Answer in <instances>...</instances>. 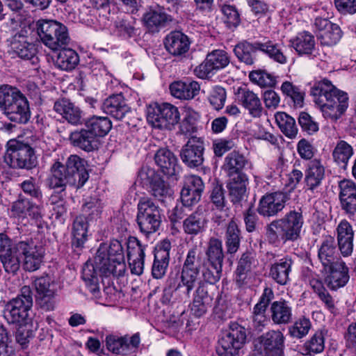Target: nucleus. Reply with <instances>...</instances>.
I'll return each instance as SVG.
<instances>
[{
	"mask_svg": "<svg viewBox=\"0 0 356 356\" xmlns=\"http://www.w3.org/2000/svg\"><path fill=\"white\" fill-rule=\"evenodd\" d=\"M171 94L181 99H191L199 94L200 86L195 81H175L170 86Z\"/></svg>",
	"mask_w": 356,
	"mask_h": 356,
	"instance_id": "nucleus-36",
	"label": "nucleus"
},
{
	"mask_svg": "<svg viewBox=\"0 0 356 356\" xmlns=\"http://www.w3.org/2000/svg\"><path fill=\"white\" fill-rule=\"evenodd\" d=\"M12 51L22 59L29 60L36 55L35 45L29 42L27 31L22 29L15 34L10 42Z\"/></svg>",
	"mask_w": 356,
	"mask_h": 356,
	"instance_id": "nucleus-24",
	"label": "nucleus"
},
{
	"mask_svg": "<svg viewBox=\"0 0 356 356\" xmlns=\"http://www.w3.org/2000/svg\"><path fill=\"white\" fill-rule=\"evenodd\" d=\"M250 80L262 88H273L276 84V76L265 70L252 71L249 74Z\"/></svg>",
	"mask_w": 356,
	"mask_h": 356,
	"instance_id": "nucleus-55",
	"label": "nucleus"
},
{
	"mask_svg": "<svg viewBox=\"0 0 356 356\" xmlns=\"http://www.w3.org/2000/svg\"><path fill=\"white\" fill-rule=\"evenodd\" d=\"M325 348V332L323 330L316 332L311 339L300 348V352L305 355L316 354L323 352Z\"/></svg>",
	"mask_w": 356,
	"mask_h": 356,
	"instance_id": "nucleus-52",
	"label": "nucleus"
},
{
	"mask_svg": "<svg viewBox=\"0 0 356 356\" xmlns=\"http://www.w3.org/2000/svg\"><path fill=\"white\" fill-rule=\"evenodd\" d=\"M257 51H259V41L254 42L243 41L237 44L234 49L237 58L247 65H254L257 60Z\"/></svg>",
	"mask_w": 356,
	"mask_h": 356,
	"instance_id": "nucleus-41",
	"label": "nucleus"
},
{
	"mask_svg": "<svg viewBox=\"0 0 356 356\" xmlns=\"http://www.w3.org/2000/svg\"><path fill=\"white\" fill-rule=\"evenodd\" d=\"M311 95L323 117L331 122H337L344 115L349 106L348 95L326 79L314 84Z\"/></svg>",
	"mask_w": 356,
	"mask_h": 356,
	"instance_id": "nucleus-2",
	"label": "nucleus"
},
{
	"mask_svg": "<svg viewBox=\"0 0 356 356\" xmlns=\"http://www.w3.org/2000/svg\"><path fill=\"white\" fill-rule=\"evenodd\" d=\"M303 223L302 213L291 211L283 218L274 220L266 226V238L270 243L275 245L280 241H294L300 237Z\"/></svg>",
	"mask_w": 356,
	"mask_h": 356,
	"instance_id": "nucleus-5",
	"label": "nucleus"
},
{
	"mask_svg": "<svg viewBox=\"0 0 356 356\" xmlns=\"http://www.w3.org/2000/svg\"><path fill=\"white\" fill-rule=\"evenodd\" d=\"M248 163L244 155L236 151L229 153L225 158L222 169L227 177L247 176L243 169Z\"/></svg>",
	"mask_w": 356,
	"mask_h": 356,
	"instance_id": "nucleus-31",
	"label": "nucleus"
},
{
	"mask_svg": "<svg viewBox=\"0 0 356 356\" xmlns=\"http://www.w3.org/2000/svg\"><path fill=\"white\" fill-rule=\"evenodd\" d=\"M126 245L128 259L145 257L146 246L143 245L137 238L129 236L126 241Z\"/></svg>",
	"mask_w": 356,
	"mask_h": 356,
	"instance_id": "nucleus-60",
	"label": "nucleus"
},
{
	"mask_svg": "<svg viewBox=\"0 0 356 356\" xmlns=\"http://www.w3.org/2000/svg\"><path fill=\"white\" fill-rule=\"evenodd\" d=\"M337 238L339 250L343 257H348L353 251L354 230L346 220H341L337 227Z\"/></svg>",
	"mask_w": 356,
	"mask_h": 356,
	"instance_id": "nucleus-27",
	"label": "nucleus"
},
{
	"mask_svg": "<svg viewBox=\"0 0 356 356\" xmlns=\"http://www.w3.org/2000/svg\"><path fill=\"white\" fill-rule=\"evenodd\" d=\"M34 286L37 292V302L40 308L44 311L54 310L58 284L50 276L46 275L35 280Z\"/></svg>",
	"mask_w": 356,
	"mask_h": 356,
	"instance_id": "nucleus-13",
	"label": "nucleus"
},
{
	"mask_svg": "<svg viewBox=\"0 0 356 356\" xmlns=\"http://www.w3.org/2000/svg\"><path fill=\"white\" fill-rule=\"evenodd\" d=\"M291 43L299 55H310L315 48L314 37L308 31L299 33Z\"/></svg>",
	"mask_w": 356,
	"mask_h": 356,
	"instance_id": "nucleus-48",
	"label": "nucleus"
},
{
	"mask_svg": "<svg viewBox=\"0 0 356 356\" xmlns=\"http://www.w3.org/2000/svg\"><path fill=\"white\" fill-rule=\"evenodd\" d=\"M79 62L77 53L70 48H61L56 56L55 64L62 70L70 71L75 68Z\"/></svg>",
	"mask_w": 356,
	"mask_h": 356,
	"instance_id": "nucleus-49",
	"label": "nucleus"
},
{
	"mask_svg": "<svg viewBox=\"0 0 356 356\" xmlns=\"http://www.w3.org/2000/svg\"><path fill=\"white\" fill-rule=\"evenodd\" d=\"M270 316L274 323L286 325L291 322L293 310L291 303L281 300L273 302L270 305Z\"/></svg>",
	"mask_w": 356,
	"mask_h": 356,
	"instance_id": "nucleus-39",
	"label": "nucleus"
},
{
	"mask_svg": "<svg viewBox=\"0 0 356 356\" xmlns=\"http://www.w3.org/2000/svg\"><path fill=\"white\" fill-rule=\"evenodd\" d=\"M0 109L8 120L18 124H26L31 118L27 98L12 86L0 87Z\"/></svg>",
	"mask_w": 356,
	"mask_h": 356,
	"instance_id": "nucleus-6",
	"label": "nucleus"
},
{
	"mask_svg": "<svg viewBox=\"0 0 356 356\" xmlns=\"http://www.w3.org/2000/svg\"><path fill=\"white\" fill-rule=\"evenodd\" d=\"M353 154V147L343 140H339L332 152L333 161L343 170L347 168L348 162Z\"/></svg>",
	"mask_w": 356,
	"mask_h": 356,
	"instance_id": "nucleus-42",
	"label": "nucleus"
},
{
	"mask_svg": "<svg viewBox=\"0 0 356 356\" xmlns=\"http://www.w3.org/2000/svg\"><path fill=\"white\" fill-rule=\"evenodd\" d=\"M325 177V168L320 159L311 160L307 165L305 172V183L307 190L314 192L322 184Z\"/></svg>",
	"mask_w": 356,
	"mask_h": 356,
	"instance_id": "nucleus-25",
	"label": "nucleus"
},
{
	"mask_svg": "<svg viewBox=\"0 0 356 356\" xmlns=\"http://www.w3.org/2000/svg\"><path fill=\"white\" fill-rule=\"evenodd\" d=\"M166 50L174 56H181L189 49L190 42L187 35L180 31L169 33L164 42Z\"/></svg>",
	"mask_w": 356,
	"mask_h": 356,
	"instance_id": "nucleus-32",
	"label": "nucleus"
},
{
	"mask_svg": "<svg viewBox=\"0 0 356 356\" xmlns=\"http://www.w3.org/2000/svg\"><path fill=\"white\" fill-rule=\"evenodd\" d=\"M275 122L282 133L290 138H294L298 132L295 120L284 112L275 115Z\"/></svg>",
	"mask_w": 356,
	"mask_h": 356,
	"instance_id": "nucleus-53",
	"label": "nucleus"
},
{
	"mask_svg": "<svg viewBox=\"0 0 356 356\" xmlns=\"http://www.w3.org/2000/svg\"><path fill=\"white\" fill-rule=\"evenodd\" d=\"M287 200V195L281 191L266 193L259 200L257 212L264 217L275 216L282 211Z\"/></svg>",
	"mask_w": 356,
	"mask_h": 356,
	"instance_id": "nucleus-19",
	"label": "nucleus"
},
{
	"mask_svg": "<svg viewBox=\"0 0 356 356\" xmlns=\"http://www.w3.org/2000/svg\"><path fill=\"white\" fill-rule=\"evenodd\" d=\"M10 213L12 216L22 220L29 217L38 220L42 218L40 207L22 195L13 202Z\"/></svg>",
	"mask_w": 356,
	"mask_h": 356,
	"instance_id": "nucleus-23",
	"label": "nucleus"
},
{
	"mask_svg": "<svg viewBox=\"0 0 356 356\" xmlns=\"http://www.w3.org/2000/svg\"><path fill=\"white\" fill-rule=\"evenodd\" d=\"M253 258L249 253L242 254L236 270V282H243L246 278V275L252 269Z\"/></svg>",
	"mask_w": 356,
	"mask_h": 356,
	"instance_id": "nucleus-62",
	"label": "nucleus"
},
{
	"mask_svg": "<svg viewBox=\"0 0 356 356\" xmlns=\"http://www.w3.org/2000/svg\"><path fill=\"white\" fill-rule=\"evenodd\" d=\"M85 127L98 140L99 138L106 136L109 132L112 124L107 117L94 115L86 121Z\"/></svg>",
	"mask_w": 356,
	"mask_h": 356,
	"instance_id": "nucleus-47",
	"label": "nucleus"
},
{
	"mask_svg": "<svg viewBox=\"0 0 356 356\" xmlns=\"http://www.w3.org/2000/svg\"><path fill=\"white\" fill-rule=\"evenodd\" d=\"M122 245L118 240H112L110 245H101L95 257V264H85L82 270V278L88 290L97 296L99 291L97 271L104 276L113 275L122 276L125 272Z\"/></svg>",
	"mask_w": 356,
	"mask_h": 356,
	"instance_id": "nucleus-1",
	"label": "nucleus"
},
{
	"mask_svg": "<svg viewBox=\"0 0 356 356\" xmlns=\"http://www.w3.org/2000/svg\"><path fill=\"white\" fill-rule=\"evenodd\" d=\"M280 90L284 95L293 101L296 106L302 107L303 106L305 92L298 86L286 81L282 83Z\"/></svg>",
	"mask_w": 356,
	"mask_h": 356,
	"instance_id": "nucleus-54",
	"label": "nucleus"
},
{
	"mask_svg": "<svg viewBox=\"0 0 356 356\" xmlns=\"http://www.w3.org/2000/svg\"><path fill=\"white\" fill-rule=\"evenodd\" d=\"M88 222L83 216H77L73 222L72 243L77 248L82 247L87 240Z\"/></svg>",
	"mask_w": 356,
	"mask_h": 356,
	"instance_id": "nucleus-51",
	"label": "nucleus"
},
{
	"mask_svg": "<svg viewBox=\"0 0 356 356\" xmlns=\"http://www.w3.org/2000/svg\"><path fill=\"white\" fill-rule=\"evenodd\" d=\"M207 227V220L202 214L193 212L183 221V230L185 234L197 236L202 233Z\"/></svg>",
	"mask_w": 356,
	"mask_h": 356,
	"instance_id": "nucleus-45",
	"label": "nucleus"
},
{
	"mask_svg": "<svg viewBox=\"0 0 356 356\" xmlns=\"http://www.w3.org/2000/svg\"><path fill=\"white\" fill-rule=\"evenodd\" d=\"M206 255L210 265L222 266L224 253L222 241L216 238H211L208 243Z\"/></svg>",
	"mask_w": 356,
	"mask_h": 356,
	"instance_id": "nucleus-50",
	"label": "nucleus"
},
{
	"mask_svg": "<svg viewBox=\"0 0 356 356\" xmlns=\"http://www.w3.org/2000/svg\"><path fill=\"white\" fill-rule=\"evenodd\" d=\"M197 113L188 110L179 126V132L186 136H191L197 131L195 121L198 118Z\"/></svg>",
	"mask_w": 356,
	"mask_h": 356,
	"instance_id": "nucleus-61",
	"label": "nucleus"
},
{
	"mask_svg": "<svg viewBox=\"0 0 356 356\" xmlns=\"http://www.w3.org/2000/svg\"><path fill=\"white\" fill-rule=\"evenodd\" d=\"M13 250L0 258L5 270L8 273L15 274L20 268L21 262L19 258V254L15 250V245Z\"/></svg>",
	"mask_w": 356,
	"mask_h": 356,
	"instance_id": "nucleus-57",
	"label": "nucleus"
},
{
	"mask_svg": "<svg viewBox=\"0 0 356 356\" xmlns=\"http://www.w3.org/2000/svg\"><path fill=\"white\" fill-rule=\"evenodd\" d=\"M204 190L202 179L196 175H189L185 178L181 191V200L184 206L191 207L197 203Z\"/></svg>",
	"mask_w": 356,
	"mask_h": 356,
	"instance_id": "nucleus-22",
	"label": "nucleus"
},
{
	"mask_svg": "<svg viewBox=\"0 0 356 356\" xmlns=\"http://www.w3.org/2000/svg\"><path fill=\"white\" fill-rule=\"evenodd\" d=\"M323 45L332 46L337 44L342 36V31L337 24L317 35Z\"/></svg>",
	"mask_w": 356,
	"mask_h": 356,
	"instance_id": "nucleus-56",
	"label": "nucleus"
},
{
	"mask_svg": "<svg viewBox=\"0 0 356 356\" xmlns=\"http://www.w3.org/2000/svg\"><path fill=\"white\" fill-rule=\"evenodd\" d=\"M259 51L264 54L270 59L280 64H286L288 61L287 56L284 54L282 44L268 39L259 41Z\"/></svg>",
	"mask_w": 356,
	"mask_h": 356,
	"instance_id": "nucleus-43",
	"label": "nucleus"
},
{
	"mask_svg": "<svg viewBox=\"0 0 356 356\" xmlns=\"http://www.w3.org/2000/svg\"><path fill=\"white\" fill-rule=\"evenodd\" d=\"M69 139L73 146L86 152L93 151L98 146V140L86 127L72 132Z\"/></svg>",
	"mask_w": 356,
	"mask_h": 356,
	"instance_id": "nucleus-35",
	"label": "nucleus"
},
{
	"mask_svg": "<svg viewBox=\"0 0 356 356\" xmlns=\"http://www.w3.org/2000/svg\"><path fill=\"white\" fill-rule=\"evenodd\" d=\"M318 259L323 269L327 270L328 267L335 265L342 261L339 258L334 238L331 236H325L318 247Z\"/></svg>",
	"mask_w": 356,
	"mask_h": 356,
	"instance_id": "nucleus-28",
	"label": "nucleus"
},
{
	"mask_svg": "<svg viewBox=\"0 0 356 356\" xmlns=\"http://www.w3.org/2000/svg\"><path fill=\"white\" fill-rule=\"evenodd\" d=\"M136 222L140 231L145 235L155 233L161 223L160 208L147 197H141L137 206Z\"/></svg>",
	"mask_w": 356,
	"mask_h": 356,
	"instance_id": "nucleus-8",
	"label": "nucleus"
},
{
	"mask_svg": "<svg viewBox=\"0 0 356 356\" xmlns=\"http://www.w3.org/2000/svg\"><path fill=\"white\" fill-rule=\"evenodd\" d=\"M241 239V230L237 223L234 220H231L226 227L225 233V241L228 254H232L238 251Z\"/></svg>",
	"mask_w": 356,
	"mask_h": 356,
	"instance_id": "nucleus-46",
	"label": "nucleus"
},
{
	"mask_svg": "<svg viewBox=\"0 0 356 356\" xmlns=\"http://www.w3.org/2000/svg\"><path fill=\"white\" fill-rule=\"evenodd\" d=\"M236 98L254 118H259L262 113L261 102L258 95L245 87L238 88L235 93Z\"/></svg>",
	"mask_w": 356,
	"mask_h": 356,
	"instance_id": "nucleus-29",
	"label": "nucleus"
},
{
	"mask_svg": "<svg viewBox=\"0 0 356 356\" xmlns=\"http://www.w3.org/2000/svg\"><path fill=\"white\" fill-rule=\"evenodd\" d=\"M229 63V58L223 50H214L209 54L205 60L194 70L195 74L200 79H207Z\"/></svg>",
	"mask_w": 356,
	"mask_h": 356,
	"instance_id": "nucleus-15",
	"label": "nucleus"
},
{
	"mask_svg": "<svg viewBox=\"0 0 356 356\" xmlns=\"http://www.w3.org/2000/svg\"><path fill=\"white\" fill-rule=\"evenodd\" d=\"M204 149L203 140L201 138L191 136L181 150V159L191 168L200 166L204 161Z\"/></svg>",
	"mask_w": 356,
	"mask_h": 356,
	"instance_id": "nucleus-20",
	"label": "nucleus"
},
{
	"mask_svg": "<svg viewBox=\"0 0 356 356\" xmlns=\"http://www.w3.org/2000/svg\"><path fill=\"white\" fill-rule=\"evenodd\" d=\"M221 11L225 17V23L227 27L234 29L240 24V14L234 6L224 4L221 7Z\"/></svg>",
	"mask_w": 356,
	"mask_h": 356,
	"instance_id": "nucleus-59",
	"label": "nucleus"
},
{
	"mask_svg": "<svg viewBox=\"0 0 356 356\" xmlns=\"http://www.w3.org/2000/svg\"><path fill=\"white\" fill-rule=\"evenodd\" d=\"M222 266H212L209 263H203L202 275L204 281L211 284H214L220 278Z\"/></svg>",
	"mask_w": 356,
	"mask_h": 356,
	"instance_id": "nucleus-63",
	"label": "nucleus"
},
{
	"mask_svg": "<svg viewBox=\"0 0 356 356\" xmlns=\"http://www.w3.org/2000/svg\"><path fill=\"white\" fill-rule=\"evenodd\" d=\"M51 175L47 180L48 186L53 189L65 190L67 185L76 188H81L89 178L86 168V161L76 154L70 155L65 164L55 162L51 168Z\"/></svg>",
	"mask_w": 356,
	"mask_h": 356,
	"instance_id": "nucleus-3",
	"label": "nucleus"
},
{
	"mask_svg": "<svg viewBox=\"0 0 356 356\" xmlns=\"http://www.w3.org/2000/svg\"><path fill=\"white\" fill-rule=\"evenodd\" d=\"M312 324L309 319L302 316L289 328V332L291 337L301 339L309 333Z\"/></svg>",
	"mask_w": 356,
	"mask_h": 356,
	"instance_id": "nucleus-58",
	"label": "nucleus"
},
{
	"mask_svg": "<svg viewBox=\"0 0 356 356\" xmlns=\"http://www.w3.org/2000/svg\"><path fill=\"white\" fill-rule=\"evenodd\" d=\"M139 179L152 195L158 200L164 202L172 197V189L154 169L143 167L139 172Z\"/></svg>",
	"mask_w": 356,
	"mask_h": 356,
	"instance_id": "nucleus-12",
	"label": "nucleus"
},
{
	"mask_svg": "<svg viewBox=\"0 0 356 356\" xmlns=\"http://www.w3.org/2000/svg\"><path fill=\"white\" fill-rule=\"evenodd\" d=\"M156 164L161 172L168 176L175 174L177 159L175 154L167 148H161L154 155Z\"/></svg>",
	"mask_w": 356,
	"mask_h": 356,
	"instance_id": "nucleus-40",
	"label": "nucleus"
},
{
	"mask_svg": "<svg viewBox=\"0 0 356 356\" xmlns=\"http://www.w3.org/2000/svg\"><path fill=\"white\" fill-rule=\"evenodd\" d=\"M54 109L73 125H78L82 123L81 111L69 99H60L57 100L54 103Z\"/></svg>",
	"mask_w": 356,
	"mask_h": 356,
	"instance_id": "nucleus-34",
	"label": "nucleus"
},
{
	"mask_svg": "<svg viewBox=\"0 0 356 356\" xmlns=\"http://www.w3.org/2000/svg\"><path fill=\"white\" fill-rule=\"evenodd\" d=\"M339 199L341 209L349 217L356 213V183L343 179L338 182Z\"/></svg>",
	"mask_w": 356,
	"mask_h": 356,
	"instance_id": "nucleus-21",
	"label": "nucleus"
},
{
	"mask_svg": "<svg viewBox=\"0 0 356 356\" xmlns=\"http://www.w3.org/2000/svg\"><path fill=\"white\" fill-rule=\"evenodd\" d=\"M211 200L218 210L215 213V222L220 224L229 216L228 209L225 207L224 189L221 185L215 186L211 193Z\"/></svg>",
	"mask_w": 356,
	"mask_h": 356,
	"instance_id": "nucleus-44",
	"label": "nucleus"
},
{
	"mask_svg": "<svg viewBox=\"0 0 356 356\" xmlns=\"http://www.w3.org/2000/svg\"><path fill=\"white\" fill-rule=\"evenodd\" d=\"M245 341V327L236 322L231 323L218 340L217 353L220 356H234L238 354Z\"/></svg>",
	"mask_w": 356,
	"mask_h": 356,
	"instance_id": "nucleus-10",
	"label": "nucleus"
},
{
	"mask_svg": "<svg viewBox=\"0 0 356 356\" xmlns=\"http://www.w3.org/2000/svg\"><path fill=\"white\" fill-rule=\"evenodd\" d=\"M36 29L42 42L53 51H58L70 42L67 27L56 21L40 19L36 22Z\"/></svg>",
	"mask_w": 356,
	"mask_h": 356,
	"instance_id": "nucleus-7",
	"label": "nucleus"
},
{
	"mask_svg": "<svg viewBox=\"0 0 356 356\" xmlns=\"http://www.w3.org/2000/svg\"><path fill=\"white\" fill-rule=\"evenodd\" d=\"M202 257L201 248L195 245L188 251L181 270L168 279L169 287L179 293L182 298L188 299L197 284Z\"/></svg>",
	"mask_w": 356,
	"mask_h": 356,
	"instance_id": "nucleus-4",
	"label": "nucleus"
},
{
	"mask_svg": "<svg viewBox=\"0 0 356 356\" xmlns=\"http://www.w3.org/2000/svg\"><path fill=\"white\" fill-rule=\"evenodd\" d=\"M105 342L106 348L113 353L127 355L138 349L140 343V337L138 332L131 337L108 335L106 337Z\"/></svg>",
	"mask_w": 356,
	"mask_h": 356,
	"instance_id": "nucleus-17",
	"label": "nucleus"
},
{
	"mask_svg": "<svg viewBox=\"0 0 356 356\" xmlns=\"http://www.w3.org/2000/svg\"><path fill=\"white\" fill-rule=\"evenodd\" d=\"M102 109L105 113L118 120H122L126 115L131 113L130 107L122 94L113 95L106 99Z\"/></svg>",
	"mask_w": 356,
	"mask_h": 356,
	"instance_id": "nucleus-30",
	"label": "nucleus"
},
{
	"mask_svg": "<svg viewBox=\"0 0 356 356\" xmlns=\"http://www.w3.org/2000/svg\"><path fill=\"white\" fill-rule=\"evenodd\" d=\"M325 271L329 274L326 276L325 282L332 291L343 287L349 280L348 268L343 261L337 262L335 265L328 267Z\"/></svg>",
	"mask_w": 356,
	"mask_h": 356,
	"instance_id": "nucleus-26",
	"label": "nucleus"
},
{
	"mask_svg": "<svg viewBox=\"0 0 356 356\" xmlns=\"http://www.w3.org/2000/svg\"><path fill=\"white\" fill-rule=\"evenodd\" d=\"M292 265L293 261L289 257L279 259L270 266V277L280 285L286 284L289 281Z\"/></svg>",
	"mask_w": 356,
	"mask_h": 356,
	"instance_id": "nucleus-38",
	"label": "nucleus"
},
{
	"mask_svg": "<svg viewBox=\"0 0 356 356\" xmlns=\"http://www.w3.org/2000/svg\"><path fill=\"white\" fill-rule=\"evenodd\" d=\"M284 335L280 331L271 330L261 337L267 356H284Z\"/></svg>",
	"mask_w": 356,
	"mask_h": 356,
	"instance_id": "nucleus-33",
	"label": "nucleus"
},
{
	"mask_svg": "<svg viewBox=\"0 0 356 356\" xmlns=\"http://www.w3.org/2000/svg\"><path fill=\"white\" fill-rule=\"evenodd\" d=\"M172 20L173 17L165 12L164 8L159 6L149 7L142 19L144 26L151 33L159 32L168 26Z\"/></svg>",
	"mask_w": 356,
	"mask_h": 356,
	"instance_id": "nucleus-18",
	"label": "nucleus"
},
{
	"mask_svg": "<svg viewBox=\"0 0 356 356\" xmlns=\"http://www.w3.org/2000/svg\"><path fill=\"white\" fill-rule=\"evenodd\" d=\"M147 120L152 127L172 129L180 120L178 108L169 103L156 104L147 108Z\"/></svg>",
	"mask_w": 356,
	"mask_h": 356,
	"instance_id": "nucleus-11",
	"label": "nucleus"
},
{
	"mask_svg": "<svg viewBox=\"0 0 356 356\" xmlns=\"http://www.w3.org/2000/svg\"><path fill=\"white\" fill-rule=\"evenodd\" d=\"M208 99L213 108L221 109L226 100V92L224 88L216 86L210 91Z\"/></svg>",
	"mask_w": 356,
	"mask_h": 356,
	"instance_id": "nucleus-64",
	"label": "nucleus"
},
{
	"mask_svg": "<svg viewBox=\"0 0 356 356\" xmlns=\"http://www.w3.org/2000/svg\"><path fill=\"white\" fill-rule=\"evenodd\" d=\"M5 161L11 168L21 169H31L37 163L33 148L17 140L7 143Z\"/></svg>",
	"mask_w": 356,
	"mask_h": 356,
	"instance_id": "nucleus-9",
	"label": "nucleus"
},
{
	"mask_svg": "<svg viewBox=\"0 0 356 356\" xmlns=\"http://www.w3.org/2000/svg\"><path fill=\"white\" fill-rule=\"evenodd\" d=\"M15 250L24 256V270L33 272L39 269L44 254L41 245H36L33 241H22L15 244Z\"/></svg>",
	"mask_w": 356,
	"mask_h": 356,
	"instance_id": "nucleus-14",
	"label": "nucleus"
},
{
	"mask_svg": "<svg viewBox=\"0 0 356 356\" xmlns=\"http://www.w3.org/2000/svg\"><path fill=\"white\" fill-rule=\"evenodd\" d=\"M31 308L19 298H12L5 304L3 316L8 324H29L31 323L29 314Z\"/></svg>",
	"mask_w": 356,
	"mask_h": 356,
	"instance_id": "nucleus-16",
	"label": "nucleus"
},
{
	"mask_svg": "<svg viewBox=\"0 0 356 356\" xmlns=\"http://www.w3.org/2000/svg\"><path fill=\"white\" fill-rule=\"evenodd\" d=\"M248 176L228 177L227 188L231 201L234 204L241 203L247 197Z\"/></svg>",
	"mask_w": 356,
	"mask_h": 356,
	"instance_id": "nucleus-37",
	"label": "nucleus"
}]
</instances>
